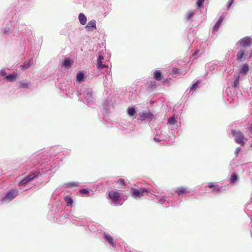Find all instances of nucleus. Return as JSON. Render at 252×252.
Wrapping results in <instances>:
<instances>
[{"label": "nucleus", "instance_id": "1", "mask_svg": "<svg viewBox=\"0 0 252 252\" xmlns=\"http://www.w3.org/2000/svg\"><path fill=\"white\" fill-rule=\"evenodd\" d=\"M62 152H59L55 157H51L50 158H46L38 166L36 170H33L26 177L23 178L18 184L19 186L25 185L32 180L38 178L45 174H52L56 170L57 166L59 164L60 159L59 157L61 156Z\"/></svg>", "mask_w": 252, "mask_h": 252}, {"label": "nucleus", "instance_id": "2", "mask_svg": "<svg viewBox=\"0 0 252 252\" xmlns=\"http://www.w3.org/2000/svg\"><path fill=\"white\" fill-rule=\"evenodd\" d=\"M65 208L62 197L56 196L53 201L48 213L49 219L56 222H62L68 218V215L63 211Z\"/></svg>", "mask_w": 252, "mask_h": 252}, {"label": "nucleus", "instance_id": "3", "mask_svg": "<svg viewBox=\"0 0 252 252\" xmlns=\"http://www.w3.org/2000/svg\"><path fill=\"white\" fill-rule=\"evenodd\" d=\"M15 26L14 36L19 37L21 45L25 46L33 37L32 28L18 21H16Z\"/></svg>", "mask_w": 252, "mask_h": 252}, {"label": "nucleus", "instance_id": "4", "mask_svg": "<svg viewBox=\"0 0 252 252\" xmlns=\"http://www.w3.org/2000/svg\"><path fill=\"white\" fill-rule=\"evenodd\" d=\"M77 95L79 97L82 95V101L88 105L92 104L94 102L93 96V91L91 89L87 87H83L80 91H75Z\"/></svg>", "mask_w": 252, "mask_h": 252}, {"label": "nucleus", "instance_id": "5", "mask_svg": "<svg viewBox=\"0 0 252 252\" xmlns=\"http://www.w3.org/2000/svg\"><path fill=\"white\" fill-rule=\"evenodd\" d=\"M108 196L111 200V204L114 206H121L125 201L124 198L122 199L121 194L115 190L109 191Z\"/></svg>", "mask_w": 252, "mask_h": 252}, {"label": "nucleus", "instance_id": "6", "mask_svg": "<svg viewBox=\"0 0 252 252\" xmlns=\"http://www.w3.org/2000/svg\"><path fill=\"white\" fill-rule=\"evenodd\" d=\"M16 21L9 20L7 22L4 28L2 30L3 35L7 37L14 36Z\"/></svg>", "mask_w": 252, "mask_h": 252}, {"label": "nucleus", "instance_id": "7", "mask_svg": "<svg viewBox=\"0 0 252 252\" xmlns=\"http://www.w3.org/2000/svg\"><path fill=\"white\" fill-rule=\"evenodd\" d=\"M19 194L16 189H12L8 190L5 195L1 199L2 203H7L14 199Z\"/></svg>", "mask_w": 252, "mask_h": 252}, {"label": "nucleus", "instance_id": "8", "mask_svg": "<svg viewBox=\"0 0 252 252\" xmlns=\"http://www.w3.org/2000/svg\"><path fill=\"white\" fill-rule=\"evenodd\" d=\"M231 131L234 138L235 142L242 146H244L245 144L246 139L243 133L240 131H236L234 129H232Z\"/></svg>", "mask_w": 252, "mask_h": 252}, {"label": "nucleus", "instance_id": "9", "mask_svg": "<svg viewBox=\"0 0 252 252\" xmlns=\"http://www.w3.org/2000/svg\"><path fill=\"white\" fill-rule=\"evenodd\" d=\"M149 191V189L146 188H141L139 189L132 188L131 193L133 198L137 199L143 196L144 193L147 194Z\"/></svg>", "mask_w": 252, "mask_h": 252}, {"label": "nucleus", "instance_id": "10", "mask_svg": "<svg viewBox=\"0 0 252 252\" xmlns=\"http://www.w3.org/2000/svg\"><path fill=\"white\" fill-rule=\"evenodd\" d=\"M252 44V37L249 36H245L241 38L237 43L236 45L241 48H246L250 47Z\"/></svg>", "mask_w": 252, "mask_h": 252}, {"label": "nucleus", "instance_id": "11", "mask_svg": "<svg viewBox=\"0 0 252 252\" xmlns=\"http://www.w3.org/2000/svg\"><path fill=\"white\" fill-rule=\"evenodd\" d=\"M248 56L250 58L252 57V49L251 53L249 54L248 51L246 48H241L237 52L236 60L238 62H244L245 61L246 57Z\"/></svg>", "mask_w": 252, "mask_h": 252}, {"label": "nucleus", "instance_id": "12", "mask_svg": "<svg viewBox=\"0 0 252 252\" xmlns=\"http://www.w3.org/2000/svg\"><path fill=\"white\" fill-rule=\"evenodd\" d=\"M154 116L150 111L140 112L138 114L137 119L141 121H146L150 123L153 119Z\"/></svg>", "mask_w": 252, "mask_h": 252}, {"label": "nucleus", "instance_id": "13", "mask_svg": "<svg viewBox=\"0 0 252 252\" xmlns=\"http://www.w3.org/2000/svg\"><path fill=\"white\" fill-rule=\"evenodd\" d=\"M158 202L161 204L164 208L170 207V203L171 202L168 199V195H155Z\"/></svg>", "mask_w": 252, "mask_h": 252}, {"label": "nucleus", "instance_id": "14", "mask_svg": "<svg viewBox=\"0 0 252 252\" xmlns=\"http://www.w3.org/2000/svg\"><path fill=\"white\" fill-rule=\"evenodd\" d=\"M111 100L109 98H106L102 103V111L103 116V120L106 121L105 118L109 112L110 105Z\"/></svg>", "mask_w": 252, "mask_h": 252}, {"label": "nucleus", "instance_id": "15", "mask_svg": "<svg viewBox=\"0 0 252 252\" xmlns=\"http://www.w3.org/2000/svg\"><path fill=\"white\" fill-rule=\"evenodd\" d=\"M103 238L106 243H107L110 246L112 247L114 249L117 248L116 243L114 240V239L109 234L104 232Z\"/></svg>", "mask_w": 252, "mask_h": 252}, {"label": "nucleus", "instance_id": "16", "mask_svg": "<svg viewBox=\"0 0 252 252\" xmlns=\"http://www.w3.org/2000/svg\"><path fill=\"white\" fill-rule=\"evenodd\" d=\"M71 221L75 225L85 226L87 223V220L83 218H79L75 216H72L70 219Z\"/></svg>", "mask_w": 252, "mask_h": 252}, {"label": "nucleus", "instance_id": "17", "mask_svg": "<svg viewBox=\"0 0 252 252\" xmlns=\"http://www.w3.org/2000/svg\"><path fill=\"white\" fill-rule=\"evenodd\" d=\"M127 114L130 118L132 119H135L137 116L135 106H129L127 109Z\"/></svg>", "mask_w": 252, "mask_h": 252}, {"label": "nucleus", "instance_id": "18", "mask_svg": "<svg viewBox=\"0 0 252 252\" xmlns=\"http://www.w3.org/2000/svg\"><path fill=\"white\" fill-rule=\"evenodd\" d=\"M62 200L63 203L68 207H72L73 205V200L70 195H65L63 197H62Z\"/></svg>", "mask_w": 252, "mask_h": 252}, {"label": "nucleus", "instance_id": "19", "mask_svg": "<svg viewBox=\"0 0 252 252\" xmlns=\"http://www.w3.org/2000/svg\"><path fill=\"white\" fill-rule=\"evenodd\" d=\"M207 46V44L206 42H202L199 46V48L195 51V52L192 54V55H195L197 54H199V55H201L204 54L206 49V47Z\"/></svg>", "mask_w": 252, "mask_h": 252}, {"label": "nucleus", "instance_id": "20", "mask_svg": "<svg viewBox=\"0 0 252 252\" xmlns=\"http://www.w3.org/2000/svg\"><path fill=\"white\" fill-rule=\"evenodd\" d=\"M208 187L210 188H213V191L215 192L220 193L224 190L222 187H220L218 185H214L212 183H209Z\"/></svg>", "mask_w": 252, "mask_h": 252}, {"label": "nucleus", "instance_id": "21", "mask_svg": "<svg viewBox=\"0 0 252 252\" xmlns=\"http://www.w3.org/2000/svg\"><path fill=\"white\" fill-rule=\"evenodd\" d=\"M240 165L239 160L236 158L232 159L230 162L229 165V168L230 171H233L236 167L239 166Z\"/></svg>", "mask_w": 252, "mask_h": 252}, {"label": "nucleus", "instance_id": "22", "mask_svg": "<svg viewBox=\"0 0 252 252\" xmlns=\"http://www.w3.org/2000/svg\"><path fill=\"white\" fill-rule=\"evenodd\" d=\"M175 192L177 193L178 196H181L184 194L186 195L187 193H189L190 191L188 190L187 188L179 187L176 189Z\"/></svg>", "mask_w": 252, "mask_h": 252}, {"label": "nucleus", "instance_id": "23", "mask_svg": "<svg viewBox=\"0 0 252 252\" xmlns=\"http://www.w3.org/2000/svg\"><path fill=\"white\" fill-rule=\"evenodd\" d=\"M224 19V17L222 15L220 16L215 25L213 27L212 32L213 33H215L216 32H217L220 28V25H221V23H222L223 20Z\"/></svg>", "mask_w": 252, "mask_h": 252}, {"label": "nucleus", "instance_id": "24", "mask_svg": "<svg viewBox=\"0 0 252 252\" xmlns=\"http://www.w3.org/2000/svg\"><path fill=\"white\" fill-rule=\"evenodd\" d=\"M85 28L88 31H91L93 30L96 29V21L94 20L90 21L88 23Z\"/></svg>", "mask_w": 252, "mask_h": 252}, {"label": "nucleus", "instance_id": "25", "mask_svg": "<svg viewBox=\"0 0 252 252\" xmlns=\"http://www.w3.org/2000/svg\"><path fill=\"white\" fill-rule=\"evenodd\" d=\"M173 194L168 195V199L171 201L170 203V207H176L178 206L181 203V200L177 201L173 197Z\"/></svg>", "mask_w": 252, "mask_h": 252}, {"label": "nucleus", "instance_id": "26", "mask_svg": "<svg viewBox=\"0 0 252 252\" xmlns=\"http://www.w3.org/2000/svg\"><path fill=\"white\" fill-rule=\"evenodd\" d=\"M153 78L156 81H161L163 78L161 72L159 70H156L153 73Z\"/></svg>", "mask_w": 252, "mask_h": 252}, {"label": "nucleus", "instance_id": "27", "mask_svg": "<svg viewBox=\"0 0 252 252\" xmlns=\"http://www.w3.org/2000/svg\"><path fill=\"white\" fill-rule=\"evenodd\" d=\"M103 57L102 55H99L97 60V68L102 69L103 68H108V66L106 64H102V61L103 60Z\"/></svg>", "mask_w": 252, "mask_h": 252}, {"label": "nucleus", "instance_id": "28", "mask_svg": "<svg viewBox=\"0 0 252 252\" xmlns=\"http://www.w3.org/2000/svg\"><path fill=\"white\" fill-rule=\"evenodd\" d=\"M72 63L69 58H64L63 61L62 62V66L64 67L65 68L68 69L71 66Z\"/></svg>", "mask_w": 252, "mask_h": 252}, {"label": "nucleus", "instance_id": "29", "mask_svg": "<svg viewBox=\"0 0 252 252\" xmlns=\"http://www.w3.org/2000/svg\"><path fill=\"white\" fill-rule=\"evenodd\" d=\"M196 12V10H189V11L185 16V20L186 21H189L191 20V19L194 16L195 13Z\"/></svg>", "mask_w": 252, "mask_h": 252}, {"label": "nucleus", "instance_id": "30", "mask_svg": "<svg viewBox=\"0 0 252 252\" xmlns=\"http://www.w3.org/2000/svg\"><path fill=\"white\" fill-rule=\"evenodd\" d=\"M199 83V80H197L195 83H194L190 87L188 94H192L198 88Z\"/></svg>", "mask_w": 252, "mask_h": 252}, {"label": "nucleus", "instance_id": "31", "mask_svg": "<svg viewBox=\"0 0 252 252\" xmlns=\"http://www.w3.org/2000/svg\"><path fill=\"white\" fill-rule=\"evenodd\" d=\"M208 70L212 72H216L218 70V66L216 63H210L207 65Z\"/></svg>", "mask_w": 252, "mask_h": 252}, {"label": "nucleus", "instance_id": "32", "mask_svg": "<svg viewBox=\"0 0 252 252\" xmlns=\"http://www.w3.org/2000/svg\"><path fill=\"white\" fill-rule=\"evenodd\" d=\"M238 176L235 173H233L231 175L229 180V184L231 185H233L234 183L238 180Z\"/></svg>", "mask_w": 252, "mask_h": 252}, {"label": "nucleus", "instance_id": "33", "mask_svg": "<svg viewBox=\"0 0 252 252\" xmlns=\"http://www.w3.org/2000/svg\"><path fill=\"white\" fill-rule=\"evenodd\" d=\"M78 19L79 22L81 25H84L86 24L87 18L83 13H81L79 14Z\"/></svg>", "mask_w": 252, "mask_h": 252}, {"label": "nucleus", "instance_id": "34", "mask_svg": "<svg viewBox=\"0 0 252 252\" xmlns=\"http://www.w3.org/2000/svg\"><path fill=\"white\" fill-rule=\"evenodd\" d=\"M17 76V74L16 73H14L13 74H8L5 76V79L6 81L9 82L14 81Z\"/></svg>", "mask_w": 252, "mask_h": 252}, {"label": "nucleus", "instance_id": "35", "mask_svg": "<svg viewBox=\"0 0 252 252\" xmlns=\"http://www.w3.org/2000/svg\"><path fill=\"white\" fill-rule=\"evenodd\" d=\"M32 86L31 83L28 82H20L19 88H23V89H30V88Z\"/></svg>", "mask_w": 252, "mask_h": 252}, {"label": "nucleus", "instance_id": "36", "mask_svg": "<svg viewBox=\"0 0 252 252\" xmlns=\"http://www.w3.org/2000/svg\"><path fill=\"white\" fill-rule=\"evenodd\" d=\"M33 64L32 58L29 61L27 62H25L23 65L21 66V67L23 69H28Z\"/></svg>", "mask_w": 252, "mask_h": 252}, {"label": "nucleus", "instance_id": "37", "mask_svg": "<svg viewBox=\"0 0 252 252\" xmlns=\"http://www.w3.org/2000/svg\"><path fill=\"white\" fill-rule=\"evenodd\" d=\"M84 73L82 71H79L76 75V81L78 82H82L84 80Z\"/></svg>", "mask_w": 252, "mask_h": 252}, {"label": "nucleus", "instance_id": "38", "mask_svg": "<svg viewBox=\"0 0 252 252\" xmlns=\"http://www.w3.org/2000/svg\"><path fill=\"white\" fill-rule=\"evenodd\" d=\"M249 70V66L247 63L243 64L242 68H240V73L245 75Z\"/></svg>", "mask_w": 252, "mask_h": 252}, {"label": "nucleus", "instance_id": "39", "mask_svg": "<svg viewBox=\"0 0 252 252\" xmlns=\"http://www.w3.org/2000/svg\"><path fill=\"white\" fill-rule=\"evenodd\" d=\"M79 183L77 182H68L64 184V187L66 188H72L79 186Z\"/></svg>", "mask_w": 252, "mask_h": 252}, {"label": "nucleus", "instance_id": "40", "mask_svg": "<svg viewBox=\"0 0 252 252\" xmlns=\"http://www.w3.org/2000/svg\"><path fill=\"white\" fill-rule=\"evenodd\" d=\"M177 123L176 119L175 117V115L169 117L168 119L167 124L169 125H173Z\"/></svg>", "mask_w": 252, "mask_h": 252}, {"label": "nucleus", "instance_id": "41", "mask_svg": "<svg viewBox=\"0 0 252 252\" xmlns=\"http://www.w3.org/2000/svg\"><path fill=\"white\" fill-rule=\"evenodd\" d=\"M157 87V83L156 81H151L149 83V86L148 87V90H154L156 89Z\"/></svg>", "mask_w": 252, "mask_h": 252}, {"label": "nucleus", "instance_id": "42", "mask_svg": "<svg viewBox=\"0 0 252 252\" xmlns=\"http://www.w3.org/2000/svg\"><path fill=\"white\" fill-rule=\"evenodd\" d=\"M106 80H104V84L106 86H109L112 82V76L111 75H107L105 76Z\"/></svg>", "mask_w": 252, "mask_h": 252}, {"label": "nucleus", "instance_id": "43", "mask_svg": "<svg viewBox=\"0 0 252 252\" xmlns=\"http://www.w3.org/2000/svg\"><path fill=\"white\" fill-rule=\"evenodd\" d=\"M154 140L156 142H159L161 141H166V138L162 137V135H158L157 134L156 136L154 137Z\"/></svg>", "mask_w": 252, "mask_h": 252}, {"label": "nucleus", "instance_id": "44", "mask_svg": "<svg viewBox=\"0 0 252 252\" xmlns=\"http://www.w3.org/2000/svg\"><path fill=\"white\" fill-rule=\"evenodd\" d=\"M241 168L243 171L249 170H250L251 169H252V166L250 165H248L247 164H243L242 165Z\"/></svg>", "mask_w": 252, "mask_h": 252}, {"label": "nucleus", "instance_id": "45", "mask_svg": "<svg viewBox=\"0 0 252 252\" xmlns=\"http://www.w3.org/2000/svg\"><path fill=\"white\" fill-rule=\"evenodd\" d=\"M239 77L235 78L234 81H233L232 87L236 88L239 86Z\"/></svg>", "mask_w": 252, "mask_h": 252}, {"label": "nucleus", "instance_id": "46", "mask_svg": "<svg viewBox=\"0 0 252 252\" xmlns=\"http://www.w3.org/2000/svg\"><path fill=\"white\" fill-rule=\"evenodd\" d=\"M88 227L91 232H94L97 230L96 227L93 224H88Z\"/></svg>", "mask_w": 252, "mask_h": 252}, {"label": "nucleus", "instance_id": "47", "mask_svg": "<svg viewBox=\"0 0 252 252\" xmlns=\"http://www.w3.org/2000/svg\"><path fill=\"white\" fill-rule=\"evenodd\" d=\"M192 36V34L191 33H189L188 35V38L189 40V42L190 44H192L194 42V39Z\"/></svg>", "mask_w": 252, "mask_h": 252}, {"label": "nucleus", "instance_id": "48", "mask_svg": "<svg viewBox=\"0 0 252 252\" xmlns=\"http://www.w3.org/2000/svg\"><path fill=\"white\" fill-rule=\"evenodd\" d=\"M205 0H197L196 4L199 8H201L203 6V3Z\"/></svg>", "mask_w": 252, "mask_h": 252}, {"label": "nucleus", "instance_id": "49", "mask_svg": "<svg viewBox=\"0 0 252 252\" xmlns=\"http://www.w3.org/2000/svg\"><path fill=\"white\" fill-rule=\"evenodd\" d=\"M6 75V70L4 69H2L0 70V76H3Z\"/></svg>", "mask_w": 252, "mask_h": 252}, {"label": "nucleus", "instance_id": "50", "mask_svg": "<svg viewBox=\"0 0 252 252\" xmlns=\"http://www.w3.org/2000/svg\"><path fill=\"white\" fill-rule=\"evenodd\" d=\"M241 150V147H238L236 148V149L235 150V152H234L236 157H237L238 156V155L239 153V152H240Z\"/></svg>", "mask_w": 252, "mask_h": 252}, {"label": "nucleus", "instance_id": "51", "mask_svg": "<svg viewBox=\"0 0 252 252\" xmlns=\"http://www.w3.org/2000/svg\"><path fill=\"white\" fill-rule=\"evenodd\" d=\"M80 192L81 193L87 194L89 193V190L86 189H82L80 190Z\"/></svg>", "mask_w": 252, "mask_h": 252}, {"label": "nucleus", "instance_id": "52", "mask_svg": "<svg viewBox=\"0 0 252 252\" xmlns=\"http://www.w3.org/2000/svg\"><path fill=\"white\" fill-rule=\"evenodd\" d=\"M233 1H234V0H229V1L227 2V9H229V8L230 7L231 5L232 4Z\"/></svg>", "mask_w": 252, "mask_h": 252}, {"label": "nucleus", "instance_id": "53", "mask_svg": "<svg viewBox=\"0 0 252 252\" xmlns=\"http://www.w3.org/2000/svg\"><path fill=\"white\" fill-rule=\"evenodd\" d=\"M117 183H119L121 185H125V180L124 179H119L117 181Z\"/></svg>", "mask_w": 252, "mask_h": 252}, {"label": "nucleus", "instance_id": "54", "mask_svg": "<svg viewBox=\"0 0 252 252\" xmlns=\"http://www.w3.org/2000/svg\"><path fill=\"white\" fill-rule=\"evenodd\" d=\"M180 69H179V68H173V72L174 73H176V74H179L180 73Z\"/></svg>", "mask_w": 252, "mask_h": 252}, {"label": "nucleus", "instance_id": "55", "mask_svg": "<svg viewBox=\"0 0 252 252\" xmlns=\"http://www.w3.org/2000/svg\"><path fill=\"white\" fill-rule=\"evenodd\" d=\"M123 130L126 133L130 132V131H131L132 130V129H131V128H128V129L124 128Z\"/></svg>", "mask_w": 252, "mask_h": 252}, {"label": "nucleus", "instance_id": "56", "mask_svg": "<svg viewBox=\"0 0 252 252\" xmlns=\"http://www.w3.org/2000/svg\"><path fill=\"white\" fill-rule=\"evenodd\" d=\"M249 131L252 133V124H251V125L249 127Z\"/></svg>", "mask_w": 252, "mask_h": 252}, {"label": "nucleus", "instance_id": "57", "mask_svg": "<svg viewBox=\"0 0 252 252\" xmlns=\"http://www.w3.org/2000/svg\"><path fill=\"white\" fill-rule=\"evenodd\" d=\"M233 100L234 99L231 97H230V98H228V101H229V103H231Z\"/></svg>", "mask_w": 252, "mask_h": 252}, {"label": "nucleus", "instance_id": "58", "mask_svg": "<svg viewBox=\"0 0 252 252\" xmlns=\"http://www.w3.org/2000/svg\"><path fill=\"white\" fill-rule=\"evenodd\" d=\"M158 135H162V137H165L166 138V140L167 139V137L163 133H161V134H159Z\"/></svg>", "mask_w": 252, "mask_h": 252}, {"label": "nucleus", "instance_id": "59", "mask_svg": "<svg viewBox=\"0 0 252 252\" xmlns=\"http://www.w3.org/2000/svg\"><path fill=\"white\" fill-rule=\"evenodd\" d=\"M66 95H67V96H68L69 97H71V95H69V94H68L67 93H66Z\"/></svg>", "mask_w": 252, "mask_h": 252}, {"label": "nucleus", "instance_id": "60", "mask_svg": "<svg viewBox=\"0 0 252 252\" xmlns=\"http://www.w3.org/2000/svg\"><path fill=\"white\" fill-rule=\"evenodd\" d=\"M250 147L252 148V143L250 145Z\"/></svg>", "mask_w": 252, "mask_h": 252}, {"label": "nucleus", "instance_id": "61", "mask_svg": "<svg viewBox=\"0 0 252 252\" xmlns=\"http://www.w3.org/2000/svg\"><path fill=\"white\" fill-rule=\"evenodd\" d=\"M251 236H252V233H251Z\"/></svg>", "mask_w": 252, "mask_h": 252}]
</instances>
